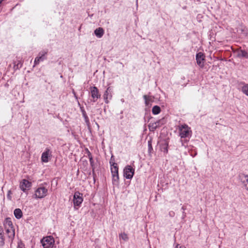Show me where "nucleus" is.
I'll return each mask as SVG.
<instances>
[{
    "label": "nucleus",
    "mask_w": 248,
    "mask_h": 248,
    "mask_svg": "<svg viewBox=\"0 0 248 248\" xmlns=\"http://www.w3.org/2000/svg\"><path fill=\"white\" fill-rule=\"evenodd\" d=\"M179 135L181 138L189 137L192 131L187 124H184L179 126Z\"/></svg>",
    "instance_id": "1"
},
{
    "label": "nucleus",
    "mask_w": 248,
    "mask_h": 248,
    "mask_svg": "<svg viewBox=\"0 0 248 248\" xmlns=\"http://www.w3.org/2000/svg\"><path fill=\"white\" fill-rule=\"evenodd\" d=\"M41 243L44 248H52L54 243V240L52 237L47 236L41 240Z\"/></svg>",
    "instance_id": "2"
},
{
    "label": "nucleus",
    "mask_w": 248,
    "mask_h": 248,
    "mask_svg": "<svg viewBox=\"0 0 248 248\" xmlns=\"http://www.w3.org/2000/svg\"><path fill=\"white\" fill-rule=\"evenodd\" d=\"M135 170L131 166H126L124 170V176L126 179H131L134 174Z\"/></svg>",
    "instance_id": "3"
},
{
    "label": "nucleus",
    "mask_w": 248,
    "mask_h": 248,
    "mask_svg": "<svg viewBox=\"0 0 248 248\" xmlns=\"http://www.w3.org/2000/svg\"><path fill=\"white\" fill-rule=\"evenodd\" d=\"M47 189L44 187L38 188L35 191V198L37 199H42L47 195Z\"/></svg>",
    "instance_id": "4"
},
{
    "label": "nucleus",
    "mask_w": 248,
    "mask_h": 248,
    "mask_svg": "<svg viewBox=\"0 0 248 248\" xmlns=\"http://www.w3.org/2000/svg\"><path fill=\"white\" fill-rule=\"evenodd\" d=\"M92 97L93 98V101L96 102L97 100L100 97V94L99 93V90L95 86L90 88Z\"/></svg>",
    "instance_id": "5"
},
{
    "label": "nucleus",
    "mask_w": 248,
    "mask_h": 248,
    "mask_svg": "<svg viewBox=\"0 0 248 248\" xmlns=\"http://www.w3.org/2000/svg\"><path fill=\"white\" fill-rule=\"evenodd\" d=\"M80 195V193L79 192H76L74 194L73 202L75 206H79L83 202V198Z\"/></svg>",
    "instance_id": "6"
},
{
    "label": "nucleus",
    "mask_w": 248,
    "mask_h": 248,
    "mask_svg": "<svg viewBox=\"0 0 248 248\" xmlns=\"http://www.w3.org/2000/svg\"><path fill=\"white\" fill-rule=\"evenodd\" d=\"M31 186L30 182L26 179H23L20 184V188L24 192L26 191L27 189H29Z\"/></svg>",
    "instance_id": "7"
},
{
    "label": "nucleus",
    "mask_w": 248,
    "mask_h": 248,
    "mask_svg": "<svg viewBox=\"0 0 248 248\" xmlns=\"http://www.w3.org/2000/svg\"><path fill=\"white\" fill-rule=\"evenodd\" d=\"M51 151L48 148L46 149L45 152H43L41 156V160L43 162H48L49 161L48 157H50Z\"/></svg>",
    "instance_id": "8"
},
{
    "label": "nucleus",
    "mask_w": 248,
    "mask_h": 248,
    "mask_svg": "<svg viewBox=\"0 0 248 248\" xmlns=\"http://www.w3.org/2000/svg\"><path fill=\"white\" fill-rule=\"evenodd\" d=\"M204 56L202 52H199L196 54V61L197 64L202 67L203 65V61L205 60Z\"/></svg>",
    "instance_id": "9"
},
{
    "label": "nucleus",
    "mask_w": 248,
    "mask_h": 248,
    "mask_svg": "<svg viewBox=\"0 0 248 248\" xmlns=\"http://www.w3.org/2000/svg\"><path fill=\"white\" fill-rule=\"evenodd\" d=\"M112 92V89L110 87H108L107 90L105 91L104 94V99L106 103L108 104V99H110L112 97L111 92Z\"/></svg>",
    "instance_id": "10"
},
{
    "label": "nucleus",
    "mask_w": 248,
    "mask_h": 248,
    "mask_svg": "<svg viewBox=\"0 0 248 248\" xmlns=\"http://www.w3.org/2000/svg\"><path fill=\"white\" fill-rule=\"evenodd\" d=\"M240 179L246 189L248 191V175L242 174L240 176Z\"/></svg>",
    "instance_id": "11"
},
{
    "label": "nucleus",
    "mask_w": 248,
    "mask_h": 248,
    "mask_svg": "<svg viewBox=\"0 0 248 248\" xmlns=\"http://www.w3.org/2000/svg\"><path fill=\"white\" fill-rule=\"evenodd\" d=\"M6 232L9 239V241L12 242L15 237V229L12 228H7V230H6Z\"/></svg>",
    "instance_id": "12"
},
{
    "label": "nucleus",
    "mask_w": 248,
    "mask_h": 248,
    "mask_svg": "<svg viewBox=\"0 0 248 248\" xmlns=\"http://www.w3.org/2000/svg\"><path fill=\"white\" fill-rule=\"evenodd\" d=\"M111 172L112 175H119L118 174V166L116 163H113L111 165V167L110 168Z\"/></svg>",
    "instance_id": "13"
},
{
    "label": "nucleus",
    "mask_w": 248,
    "mask_h": 248,
    "mask_svg": "<svg viewBox=\"0 0 248 248\" xmlns=\"http://www.w3.org/2000/svg\"><path fill=\"white\" fill-rule=\"evenodd\" d=\"M94 33L97 37L100 38L104 34V30L102 28L99 27L95 30Z\"/></svg>",
    "instance_id": "14"
},
{
    "label": "nucleus",
    "mask_w": 248,
    "mask_h": 248,
    "mask_svg": "<svg viewBox=\"0 0 248 248\" xmlns=\"http://www.w3.org/2000/svg\"><path fill=\"white\" fill-rule=\"evenodd\" d=\"M3 224L6 230H7V228H14L13 223L10 218H6L4 221Z\"/></svg>",
    "instance_id": "15"
},
{
    "label": "nucleus",
    "mask_w": 248,
    "mask_h": 248,
    "mask_svg": "<svg viewBox=\"0 0 248 248\" xmlns=\"http://www.w3.org/2000/svg\"><path fill=\"white\" fill-rule=\"evenodd\" d=\"M47 52L46 51H42L39 53L38 56L36 57L37 59L39 60L40 62H43L44 60L46 59V55L47 54Z\"/></svg>",
    "instance_id": "16"
},
{
    "label": "nucleus",
    "mask_w": 248,
    "mask_h": 248,
    "mask_svg": "<svg viewBox=\"0 0 248 248\" xmlns=\"http://www.w3.org/2000/svg\"><path fill=\"white\" fill-rule=\"evenodd\" d=\"M237 57H244L248 58V52L244 50H239L237 51Z\"/></svg>",
    "instance_id": "17"
},
{
    "label": "nucleus",
    "mask_w": 248,
    "mask_h": 248,
    "mask_svg": "<svg viewBox=\"0 0 248 248\" xmlns=\"http://www.w3.org/2000/svg\"><path fill=\"white\" fill-rule=\"evenodd\" d=\"M14 215L17 219H20L22 217L23 213L21 210L19 208H16L14 210Z\"/></svg>",
    "instance_id": "18"
},
{
    "label": "nucleus",
    "mask_w": 248,
    "mask_h": 248,
    "mask_svg": "<svg viewBox=\"0 0 248 248\" xmlns=\"http://www.w3.org/2000/svg\"><path fill=\"white\" fill-rule=\"evenodd\" d=\"M5 240L3 235V230L2 228L0 227V247H3L5 244Z\"/></svg>",
    "instance_id": "19"
},
{
    "label": "nucleus",
    "mask_w": 248,
    "mask_h": 248,
    "mask_svg": "<svg viewBox=\"0 0 248 248\" xmlns=\"http://www.w3.org/2000/svg\"><path fill=\"white\" fill-rule=\"evenodd\" d=\"M143 98L145 100V105L147 107H150L152 105L151 102H152V100L151 97L147 95H144Z\"/></svg>",
    "instance_id": "20"
},
{
    "label": "nucleus",
    "mask_w": 248,
    "mask_h": 248,
    "mask_svg": "<svg viewBox=\"0 0 248 248\" xmlns=\"http://www.w3.org/2000/svg\"><path fill=\"white\" fill-rule=\"evenodd\" d=\"M168 142L166 141L164 142V143H162L161 146V148L162 151H163L165 153H168Z\"/></svg>",
    "instance_id": "21"
},
{
    "label": "nucleus",
    "mask_w": 248,
    "mask_h": 248,
    "mask_svg": "<svg viewBox=\"0 0 248 248\" xmlns=\"http://www.w3.org/2000/svg\"><path fill=\"white\" fill-rule=\"evenodd\" d=\"M112 184L113 185H115V186H118L119 185V175H112Z\"/></svg>",
    "instance_id": "22"
},
{
    "label": "nucleus",
    "mask_w": 248,
    "mask_h": 248,
    "mask_svg": "<svg viewBox=\"0 0 248 248\" xmlns=\"http://www.w3.org/2000/svg\"><path fill=\"white\" fill-rule=\"evenodd\" d=\"M161 111L160 108L158 106H155L152 108V113L155 115L159 114Z\"/></svg>",
    "instance_id": "23"
},
{
    "label": "nucleus",
    "mask_w": 248,
    "mask_h": 248,
    "mask_svg": "<svg viewBox=\"0 0 248 248\" xmlns=\"http://www.w3.org/2000/svg\"><path fill=\"white\" fill-rule=\"evenodd\" d=\"M149 129L150 131H154L157 127L156 124L154 123H151L148 125Z\"/></svg>",
    "instance_id": "24"
},
{
    "label": "nucleus",
    "mask_w": 248,
    "mask_h": 248,
    "mask_svg": "<svg viewBox=\"0 0 248 248\" xmlns=\"http://www.w3.org/2000/svg\"><path fill=\"white\" fill-rule=\"evenodd\" d=\"M82 115L84 118V120H85V122L86 124L88 126H89L90 123L89 118H88V116L87 115V114H86L85 111L83 110L82 111Z\"/></svg>",
    "instance_id": "25"
},
{
    "label": "nucleus",
    "mask_w": 248,
    "mask_h": 248,
    "mask_svg": "<svg viewBox=\"0 0 248 248\" xmlns=\"http://www.w3.org/2000/svg\"><path fill=\"white\" fill-rule=\"evenodd\" d=\"M242 92L248 96V84H245L242 88Z\"/></svg>",
    "instance_id": "26"
},
{
    "label": "nucleus",
    "mask_w": 248,
    "mask_h": 248,
    "mask_svg": "<svg viewBox=\"0 0 248 248\" xmlns=\"http://www.w3.org/2000/svg\"><path fill=\"white\" fill-rule=\"evenodd\" d=\"M119 237L120 239H122L123 240H124V241H126L128 240V237L127 236V235L125 233H121L119 235Z\"/></svg>",
    "instance_id": "27"
},
{
    "label": "nucleus",
    "mask_w": 248,
    "mask_h": 248,
    "mask_svg": "<svg viewBox=\"0 0 248 248\" xmlns=\"http://www.w3.org/2000/svg\"><path fill=\"white\" fill-rule=\"evenodd\" d=\"M89 160H90V163L91 166L92 167L93 173L94 175V161H93V157H90V158H89Z\"/></svg>",
    "instance_id": "28"
},
{
    "label": "nucleus",
    "mask_w": 248,
    "mask_h": 248,
    "mask_svg": "<svg viewBox=\"0 0 248 248\" xmlns=\"http://www.w3.org/2000/svg\"><path fill=\"white\" fill-rule=\"evenodd\" d=\"M148 150L150 152H151V150H153L151 140H150L148 141Z\"/></svg>",
    "instance_id": "29"
},
{
    "label": "nucleus",
    "mask_w": 248,
    "mask_h": 248,
    "mask_svg": "<svg viewBox=\"0 0 248 248\" xmlns=\"http://www.w3.org/2000/svg\"><path fill=\"white\" fill-rule=\"evenodd\" d=\"M162 120L163 119L159 120L157 121L156 122H155V123L156 124V125L158 126V127L160 126L162 124H163V123H161Z\"/></svg>",
    "instance_id": "30"
},
{
    "label": "nucleus",
    "mask_w": 248,
    "mask_h": 248,
    "mask_svg": "<svg viewBox=\"0 0 248 248\" xmlns=\"http://www.w3.org/2000/svg\"><path fill=\"white\" fill-rule=\"evenodd\" d=\"M12 194V192L11 191V190H9L8 191V193H7V198L9 200H11L12 199V197L11 196V195Z\"/></svg>",
    "instance_id": "31"
},
{
    "label": "nucleus",
    "mask_w": 248,
    "mask_h": 248,
    "mask_svg": "<svg viewBox=\"0 0 248 248\" xmlns=\"http://www.w3.org/2000/svg\"><path fill=\"white\" fill-rule=\"evenodd\" d=\"M40 62L39 61V60L37 59V58H35L34 62V65L33 67H34L35 65H38Z\"/></svg>",
    "instance_id": "32"
},
{
    "label": "nucleus",
    "mask_w": 248,
    "mask_h": 248,
    "mask_svg": "<svg viewBox=\"0 0 248 248\" xmlns=\"http://www.w3.org/2000/svg\"><path fill=\"white\" fill-rule=\"evenodd\" d=\"M86 152H87V153L89 159L90 158V157H93L91 152L89 151V150L88 149H86Z\"/></svg>",
    "instance_id": "33"
},
{
    "label": "nucleus",
    "mask_w": 248,
    "mask_h": 248,
    "mask_svg": "<svg viewBox=\"0 0 248 248\" xmlns=\"http://www.w3.org/2000/svg\"><path fill=\"white\" fill-rule=\"evenodd\" d=\"M17 248H25V246L22 243H18Z\"/></svg>",
    "instance_id": "34"
},
{
    "label": "nucleus",
    "mask_w": 248,
    "mask_h": 248,
    "mask_svg": "<svg viewBox=\"0 0 248 248\" xmlns=\"http://www.w3.org/2000/svg\"><path fill=\"white\" fill-rule=\"evenodd\" d=\"M174 214H175V213L173 211L170 212V213H169V215L170 217H173Z\"/></svg>",
    "instance_id": "35"
},
{
    "label": "nucleus",
    "mask_w": 248,
    "mask_h": 248,
    "mask_svg": "<svg viewBox=\"0 0 248 248\" xmlns=\"http://www.w3.org/2000/svg\"><path fill=\"white\" fill-rule=\"evenodd\" d=\"M112 158H113V156H111V159H110V162H109V163H110V165H111H111L112 164V163H114V162H113V161H114V159H113V160H112Z\"/></svg>",
    "instance_id": "36"
},
{
    "label": "nucleus",
    "mask_w": 248,
    "mask_h": 248,
    "mask_svg": "<svg viewBox=\"0 0 248 248\" xmlns=\"http://www.w3.org/2000/svg\"><path fill=\"white\" fill-rule=\"evenodd\" d=\"M112 158H113V156H111V159H110V162H109V163H110V165H111H111L112 164V163H114V162H113V161H114V159H113V160H112Z\"/></svg>",
    "instance_id": "37"
},
{
    "label": "nucleus",
    "mask_w": 248,
    "mask_h": 248,
    "mask_svg": "<svg viewBox=\"0 0 248 248\" xmlns=\"http://www.w3.org/2000/svg\"><path fill=\"white\" fill-rule=\"evenodd\" d=\"M176 248H186L184 246H180L179 245H177L176 247Z\"/></svg>",
    "instance_id": "38"
},
{
    "label": "nucleus",
    "mask_w": 248,
    "mask_h": 248,
    "mask_svg": "<svg viewBox=\"0 0 248 248\" xmlns=\"http://www.w3.org/2000/svg\"><path fill=\"white\" fill-rule=\"evenodd\" d=\"M73 94H74L75 97L77 99V98H78V97H77V96H76V93H75V91H73Z\"/></svg>",
    "instance_id": "39"
},
{
    "label": "nucleus",
    "mask_w": 248,
    "mask_h": 248,
    "mask_svg": "<svg viewBox=\"0 0 248 248\" xmlns=\"http://www.w3.org/2000/svg\"><path fill=\"white\" fill-rule=\"evenodd\" d=\"M73 94H74L75 97L77 99V98H78V97H77V96H76V93H75V91H73Z\"/></svg>",
    "instance_id": "40"
},
{
    "label": "nucleus",
    "mask_w": 248,
    "mask_h": 248,
    "mask_svg": "<svg viewBox=\"0 0 248 248\" xmlns=\"http://www.w3.org/2000/svg\"><path fill=\"white\" fill-rule=\"evenodd\" d=\"M73 94H74L75 97L77 99V98H78V97H77V96H76V93H75V91H73Z\"/></svg>",
    "instance_id": "41"
},
{
    "label": "nucleus",
    "mask_w": 248,
    "mask_h": 248,
    "mask_svg": "<svg viewBox=\"0 0 248 248\" xmlns=\"http://www.w3.org/2000/svg\"><path fill=\"white\" fill-rule=\"evenodd\" d=\"M73 94H74L75 97L77 99V98H78V97H77V96H76V93H75V91H73Z\"/></svg>",
    "instance_id": "42"
},
{
    "label": "nucleus",
    "mask_w": 248,
    "mask_h": 248,
    "mask_svg": "<svg viewBox=\"0 0 248 248\" xmlns=\"http://www.w3.org/2000/svg\"><path fill=\"white\" fill-rule=\"evenodd\" d=\"M186 207H185L184 206H182V209L183 211H185V210H186Z\"/></svg>",
    "instance_id": "43"
},
{
    "label": "nucleus",
    "mask_w": 248,
    "mask_h": 248,
    "mask_svg": "<svg viewBox=\"0 0 248 248\" xmlns=\"http://www.w3.org/2000/svg\"><path fill=\"white\" fill-rule=\"evenodd\" d=\"M136 4H137V6H138V0H136Z\"/></svg>",
    "instance_id": "44"
},
{
    "label": "nucleus",
    "mask_w": 248,
    "mask_h": 248,
    "mask_svg": "<svg viewBox=\"0 0 248 248\" xmlns=\"http://www.w3.org/2000/svg\"><path fill=\"white\" fill-rule=\"evenodd\" d=\"M3 0H0V4L2 2Z\"/></svg>",
    "instance_id": "45"
}]
</instances>
